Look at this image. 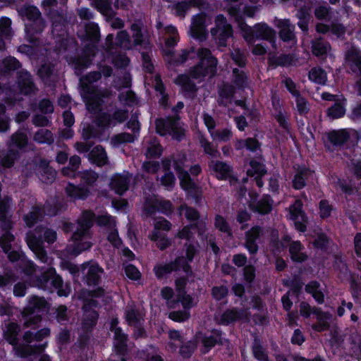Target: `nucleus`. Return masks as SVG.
<instances>
[{
  "instance_id": "61",
  "label": "nucleus",
  "mask_w": 361,
  "mask_h": 361,
  "mask_svg": "<svg viewBox=\"0 0 361 361\" xmlns=\"http://www.w3.org/2000/svg\"><path fill=\"white\" fill-rule=\"evenodd\" d=\"M100 133L95 127L90 124H86L84 126L82 130V137L85 141H87L91 138L99 137Z\"/></svg>"
},
{
  "instance_id": "12",
  "label": "nucleus",
  "mask_w": 361,
  "mask_h": 361,
  "mask_svg": "<svg viewBox=\"0 0 361 361\" xmlns=\"http://www.w3.org/2000/svg\"><path fill=\"white\" fill-rule=\"evenodd\" d=\"M222 332L220 329H213L211 335H207L202 332L197 334V337L200 339L203 354H207L216 345H223V339L221 337Z\"/></svg>"
},
{
  "instance_id": "62",
  "label": "nucleus",
  "mask_w": 361,
  "mask_h": 361,
  "mask_svg": "<svg viewBox=\"0 0 361 361\" xmlns=\"http://www.w3.org/2000/svg\"><path fill=\"white\" fill-rule=\"evenodd\" d=\"M214 226L221 232L227 233L229 236H232L231 229L228 222L222 216L218 214L215 216Z\"/></svg>"
},
{
  "instance_id": "11",
  "label": "nucleus",
  "mask_w": 361,
  "mask_h": 361,
  "mask_svg": "<svg viewBox=\"0 0 361 361\" xmlns=\"http://www.w3.org/2000/svg\"><path fill=\"white\" fill-rule=\"evenodd\" d=\"M37 75L47 85H54L59 80V71L56 64L50 61H44L37 71Z\"/></svg>"
},
{
  "instance_id": "51",
  "label": "nucleus",
  "mask_w": 361,
  "mask_h": 361,
  "mask_svg": "<svg viewBox=\"0 0 361 361\" xmlns=\"http://www.w3.org/2000/svg\"><path fill=\"white\" fill-rule=\"evenodd\" d=\"M19 150L16 148L8 147L6 154L1 159V164L6 168L11 167L14 162L19 158Z\"/></svg>"
},
{
  "instance_id": "6",
  "label": "nucleus",
  "mask_w": 361,
  "mask_h": 361,
  "mask_svg": "<svg viewBox=\"0 0 361 361\" xmlns=\"http://www.w3.org/2000/svg\"><path fill=\"white\" fill-rule=\"evenodd\" d=\"M210 34L218 49L226 47L228 39L233 37V29L226 18L217 15L214 19V26L210 30Z\"/></svg>"
},
{
  "instance_id": "55",
  "label": "nucleus",
  "mask_w": 361,
  "mask_h": 361,
  "mask_svg": "<svg viewBox=\"0 0 361 361\" xmlns=\"http://www.w3.org/2000/svg\"><path fill=\"white\" fill-rule=\"evenodd\" d=\"M136 135L134 133H121L113 136L111 142L114 145H119L123 143L133 142Z\"/></svg>"
},
{
  "instance_id": "56",
  "label": "nucleus",
  "mask_w": 361,
  "mask_h": 361,
  "mask_svg": "<svg viewBox=\"0 0 361 361\" xmlns=\"http://www.w3.org/2000/svg\"><path fill=\"white\" fill-rule=\"evenodd\" d=\"M309 78L316 83L324 85L326 81V74L321 68H313L309 73Z\"/></svg>"
},
{
  "instance_id": "44",
  "label": "nucleus",
  "mask_w": 361,
  "mask_h": 361,
  "mask_svg": "<svg viewBox=\"0 0 361 361\" xmlns=\"http://www.w3.org/2000/svg\"><path fill=\"white\" fill-rule=\"evenodd\" d=\"M85 37L90 41L98 42L100 39V30L98 25L94 22H89L85 25Z\"/></svg>"
},
{
  "instance_id": "49",
  "label": "nucleus",
  "mask_w": 361,
  "mask_h": 361,
  "mask_svg": "<svg viewBox=\"0 0 361 361\" xmlns=\"http://www.w3.org/2000/svg\"><path fill=\"white\" fill-rule=\"evenodd\" d=\"M33 140L39 143H47L51 145L54 141L53 133L47 129H40L37 130L33 136Z\"/></svg>"
},
{
  "instance_id": "63",
  "label": "nucleus",
  "mask_w": 361,
  "mask_h": 361,
  "mask_svg": "<svg viewBox=\"0 0 361 361\" xmlns=\"http://www.w3.org/2000/svg\"><path fill=\"white\" fill-rule=\"evenodd\" d=\"M345 110L341 103H335L332 106L328 109L327 115L330 118H338L345 114Z\"/></svg>"
},
{
  "instance_id": "35",
  "label": "nucleus",
  "mask_w": 361,
  "mask_h": 361,
  "mask_svg": "<svg viewBox=\"0 0 361 361\" xmlns=\"http://www.w3.org/2000/svg\"><path fill=\"white\" fill-rule=\"evenodd\" d=\"M328 140L334 146H341L348 141L349 133L345 130H332L326 133Z\"/></svg>"
},
{
  "instance_id": "42",
  "label": "nucleus",
  "mask_w": 361,
  "mask_h": 361,
  "mask_svg": "<svg viewBox=\"0 0 361 361\" xmlns=\"http://www.w3.org/2000/svg\"><path fill=\"white\" fill-rule=\"evenodd\" d=\"M249 207L252 211L261 214L269 213L272 208L267 197L262 198L256 202L255 201H251L249 204Z\"/></svg>"
},
{
  "instance_id": "32",
  "label": "nucleus",
  "mask_w": 361,
  "mask_h": 361,
  "mask_svg": "<svg viewBox=\"0 0 361 361\" xmlns=\"http://www.w3.org/2000/svg\"><path fill=\"white\" fill-rule=\"evenodd\" d=\"M44 207L42 206H33L31 210L23 217L24 221L28 227H32L39 220L44 216Z\"/></svg>"
},
{
  "instance_id": "33",
  "label": "nucleus",
  "mask_w": 361,
  "mask_h": 361,
  "mask_svg": "<svg viewBox=\"0 0 361 361\" xmlns=\"http://www.w3.org/2000/svg\"><path fill=\"white\" fill-rule=\"evenodd\" d=\"M296 18L298 19V26L305 35L307 34L309 30V23L312 18L310 9L306 6L300 8L296 13Z\"/></svg>"
},
{
  "instance_id": "54",
  "label": "nucleus",
  "mask_w": 361,
  "mask_h": 361,
  "mask_svg": "<svg viewBox=\"0 0 361 361\" xmlns=\"http://www.w3.org/2000/svg\"><path fill=\"white\" fill-rule=\"evenodd\" d=\"M302 203L301 200H296L295 203L290 207V217L293 220H297L300 216L302 222H306L307 219L305 214L302 211Z\"/></svg>"
},
{
  "instance_id": "16",
  "label": "nucleus",
  "mask_w": 361,
  "mask_h": 361,
  "mask_svg": "<svg viewBox=\"0 0 361 361\" xmlns=\"http://www.w3.org/2000/svg\"><path fill=\"white\" fill-rule=\"evenodd\" d=\"M37 173L42 182L46 184L52 183L56 177V171L50 165L49 162L44 159H40L36 164Z\"/></svg>"
},
{
  "instance_id": "8",
  "label": "nucleus",
  "mask_w": 361,
  "mask_h": 361,
  "mask_svg": "<svg viewBox=\"0 0 361 361\" xmlns=\"http://www.w3.org/2000/svg\"><path fill=\"white\" fill-rule=\"evenodd\" d=\"M94 213L91 210H84L78 219V227L72 235L74 241L80 240L82 238L90 235V229L94 224Z\"/></svg>"
},
{
  "instance_id": "53",
  "label": "nucleus",
  "mask_w": 361,
  "mask_h": 361,
  "mask_svg": "<svg viewBox=\"0 0 361 361\" xmlns=\"http://www.w3.org/2000/svg\"><path fill=\"white\" fill-rule=\"evenodd\" d=\"M91 63V59L90 56H80L75 59L73 61V64L74 66L75 74L80 75L82 71L87 68Z\"/></svg>"
},
{
  "instance_id": "21",
  "label": "nucleus",
  "mask_w": 361,
  "mask_h": 361,
  "mask_svg": "<svg viewBox=\"0 0 361 361\" xmlns=\"http://www.w3.org/2000/svg\"><path fill=\"white\" fill-rule=\"evenodd\" d=\"M87 319L90 321L91 324L86 326L85 323H82V331L79 334L77 341L80 350H84L90 345L92 336V329L94 326L97 324L99 317H87Z\"/></svg>"
},
{
  "instance_id": "41",
  "label": "nucleus",
  "mask_w": 361,
  "mask_h": 361,
  "mask_svg": "<svg viewBox=\"0 0 361 361\" xmlns=\"http://www.w3.org/2000/svg\"><path fill=\"white\" fill-rule=\"evenodd\" d=\"M78 176L80 179L81 185L85 187L94 185L99 178V175L93 170H85L78 173Z\"/></svg>"
},
{
  "instance_id": "58",
  "label": "nucleus",
  "mask_w": 361,
  "mask_h": 361,
  "mask_svg": "<svg viewBox=\"0 0 361 361\" xmlns=\"http://www.w3.org/2000/svg\"><path fill=\"white\" fill-rule=\"evenodd\" d=\"M143 210L147 216H151L159 211L158 200L154 197H147L143 205Z\"/></svg>"
},
{
  "instance_id": "50",
  "label": "nucleus",
  "mask_w": 361,
  "mask_h": 361,
  "mask_svg": "<svg viewBox=\"0 0 361 361\" xmlns=\"http://www.w3.org/2000/svg\"><path fill=\"white\" fill-rule=\"evenodd\" d=\"M31 109L35 111L37 108L42 114H51L54 111L52 102L48 99H43L38 104L33 103L30 106Z\"/></svg>"
},
{
  "instance_id": "36",
  "label": "nucleus",
  "mask_w": 361,
  "mask_h": 361,
  "mask_svg": "<svg viewBox=\"0 0 361 361\" xmlns=\"http://www.w3.org/2000/svg\"><path fill=\"white\" fill-rule=\"evenodd\" d=\"M252 353L255 359L258 361H268L269 360L266 349L262 345V342L258 338H255L252 346Z\"/></svg>"
},
{
  "instance_id": "27",
  "label": "nucleus",
  "mask_w": 361,
  "mask_h": 361,
  "mask_svg": "<svg viewBox=\"0 0 361 361\" xmlns=\"http://www.w3.org/2000/svg\"><path fill=\"white\" fill-rule=\"evenodd\" d=\"M235 92V87L228 83H224L219 86L217 99L219 105L227 106L231 104Z\"/></svg>"
},
{
  "instance_id": "13",
  "label": "nucleus",
  "mask_w": 361,
  "mask_h": 361,
  "mask_svg": "<svg viewBox=\"0 0 361 361\" xmlns=\"http://www.w3.org/2000/svg\"><path fill=\"white\" fill-rule=\"evenodd\" d=\"M180 268L185 272L192 274L191 267L183 257H177L174 262L156 267L155 272L157 277L161 278L164 274L178 271Z\"/></svg>"
},
{
  "instance_id": "17",
  "label": "nucleus",
  "mask_w": 361,
  "mask_h": 361,
  "mask_svg": "<svg viewBox=\"0 0 361 361\" xmlns=\"http://www.w3.org/2000/svg\"><path fill=\"white\" fill-rule=\"evenodd\" d=\"M345 61L351 71L361 75V53L356 49L351 48L345 52ZM361 86V78L357 82Z\"/></svg>"
},
{
  "instance_id": "9",
  "label": "nucleus",
  "mask_w": 361,
  "mask_h": 361,
  "mask_svg": "<svg viewBox=\"0 0 361 361\" xmlns=\"http://www.w3.org/2000/svg\"><path fill=\"white\" fill-rule=\"evenodd\" d=\"M104 293V289L101 287L93 290L82 289L78 293V298L83 300L82 309L84 312L88 313L92 311V313L98 315V312L94 310L97 307L98 302L94 298H100L103 296Z\"/></svg>"
},
{
  "instance_id": "28",
  "label": "nucleus",
  "mask_w": 361,
  "mask_h": 361,
  "mask_svg": "<svg viewBox=\"0 0 361 361\" xmlns=\"http://www.w3.org/2000/svg\"><path fill=\"white\" fill-rule=\"evenodd\" d=\"M100 79L101 72L92 71L80 78V85L87 94H95L98 90L91 84Z\"/></svg>"
},
{
  "instance_id": "1",
  "label": "nucleus",
  "mask_w": 361,
  "mask_h": 361,
  "mask_svg": "<svg viewBox=\"0 0 361 361\" xmlns=\"http://www.w3.org/2000/svg\"><path fill=\"white\" fill-rule=\"evenodd\" d=\"M42 237L45 242L53 244L57 239V233L51 228L37 226L33 231L27 233L26 243L36 257L41 262L46 263L48 256L43 245Z\"/></svg>"
},
{
  "instance_id": "4",
  "label": "nucleus",
  "mask_w": 361,
  "mask_h": 361,
  "mask_svg": "<svg viewBox=\"0 0 361 361\" xmlns=\"http://www.w3.org/2000/svg\"><path fill=\"white\" fill-rule=\"evenodd\" d=\"M32 286L39 288L52 291L53 288L57 290L59 296H68L71 292L70 288L63 285L61 277L56 274L54 268H49L31 279Z\"/></svg>"
},
{
  "instance_id": "46",
  "label": "nucleus",
  "mask_w": 361,
  "mask_h": 361,
  "mask_svg": "<svg viewBox=\"0 0 361 361\" xmlns=\"http://www.w3.org/2000/svg\"><path fill=\"white\" fill-rule=\"evenodd\" d=\"M115 44L116 47L126 50L132 49L133 43L127 31L121 30L117 33Z\"/></svg>"
},
{
  "instance_id": "47",
  "label": "nucleus",
  "mask_w": 361,
  "mask_h": 361,
  "mask_svg": "<svg viewBox=\"0 0 361 361\" xmlns=\"http://www.w3.org/2000/svg\"><path fill=\"white\" fill-rule=\"evenodd\" d=\"M176 170L178 173V178L180 180V185L185 190L191 188L195 183L192 180L189 173L182 169L181 166L177 163Z\"/></svg>"
},
{
  "instance_id": "57",
  "label": "nucleus",
  "mask_w": 361,
  "mask_h": 361,
  "mask_svg": "<svg viewBox=\"0 0 361 361\" xmlns=\"http://www.w3.org/2000/svg\"><path fill=\"white\" fill-rule=\"evenodd\" d=\"M213 169L217 173V177L221 179L226 178L231 174L230 166L222 161H216L213 166Z\"/></svg>"
},
{
  "instance_id": "29",
  "label": "nucleus",
  "mask_w": 361,
  "mask_h": 361,
  "mask_svg": "<svg viewBox=\"0 0 361 361\" xmlns=\"http://www.w3.org/2000/svg\"><path fill=\"white\" fill-rule=\"evenodd\" d=\"M12 21L8 17L0 18V50H4L6 44L4 38L10 39L13 35V30L11 27Z\"/></svg>"
},
{
  "instance_id": "60",
  "label": "nucleus",
  "mask_w": 361,
  "mask_h": 361,
  "mask_svg": "<svg viewBox=\"0 0 361 361\" xmlns=\"http://www.w3.org/2000/svg\"><path fill=\"white\" fill-rule=\"evenodd\" d=\"M150 239L152 241L157 242V245L161 250H165L171 245L170 240L159 231L153 232L150 236Z\"/></svg>"
},
{
  "instance_id": "19",
  "label": "nucleus",
  "mask_w": 361,
  "mask_h": 361,
  "mask_svg": "<svg viewBox=\"0 0 361 361\" xmlns=\"http://www.w3.org/2000/svg\"><path fill=\"white\" fill-rule=\"evenodd\" d=\"M87 97L86 106L88 111L91 114H98L102 111V97H106L110 94V91L106 90L104 91H97L95 94Z\"/></svg>"
},
{
  "instance_id": "43",
  "label": "nucleus",
  "mask_w": 361,
  "mask_h": 361,
  "mask_svg": "<svg viewBox=\"0 0 361 361\" xmlns=\"http://www.w3.org/2000/svg\"><path fill=\"white\" fill-rule=\"evenodd\" d=\"M20 331V326L16 323H10L6 326V330L4 332V338L7 342L12 345H16L18 343V334Z\"/></svg>"
},
{
  "instance_id": "34",
  "label": "nucleus",
  "mask_w": 361,
  "mask_h": 361,
  "mask_svg": "<svg viewBox=\"0 0 361 361\" xmlns=\"http://www.w3.org/2000/svg\"><path fill=\"white\" fill-rule=\"evenodd\" d=\"M91 5L103 14L106 17V20L112 18L116 15L109 0H93Z\"/></svg>"
},
{
  "instance_id": "48",
  "label": "nucleus",
  "mask_w": 361,
  "mask_h": 361,
  "mask_svg": "<svg viewBox=\"0 0 361 361\" xmlns=\"http://www.w3.org/2000/svg\"><path fill=\"white\" fill-rule=\"evenodd\" d=\"M203 4V0H184L176 5L177 14L180 16H184L185 12L191 6L199 7Z\"/></svg>"
},
{
  "instance_id": "2",
  "label": "nucleus",
  "mask_w": 361,
  "mask_h": 361,
  "mask_svg": "<svg viewBox=\"0 0 361 361\" xmlns=\"http://www.w3.org/2000/svg\"><path fill=\"white\" fill-rule=\"evenodd\" d=\"M42 7L51 23L52 34L63 36L70 23L66 9L60 6L57 0H43Z\"/></svg>"
},
{
  "instance_id": "20",
  "label": "nucleus",
  "mask_w": 361,
  "mask_h": 361,
  "mask_svg": "<svg viewBox=\"0 0 361 361\" xmlns=\"http://www.w3.org/2000/svg\"><path fill=\"white\" fill-rule=\"evenodd\" d=\"M128 335L123 332L121 327L114 329V348L116 355H128Z\"/></svg>"
},
{
  "instance_id": "45",
  "label": "nucleus",
  "mask_w": 361,
  "mask_h": 361,
  "mask_svg": "<svg viewBox=\"0 0 361 361\" xmlns=\"http://www.w3.org/2000/svg\"><path fill=\"white\" fill-rule=\"evenodd\" d=\"M190 77V75H180L176 79L175 82L180 85L184 90L195 93L197 91V87L195 82L191 80Z\"/></svg>"
},
{
  "instance_id": "14",
  "label": "nucleus",
  "mask_w": 361,
  "mask_h": 361,
  "mask_svg": "<svg viewBox=\"0 0 361 361\" xmlns=\"http://www.w3.org/2000/svg\"><path fill=\"white\" fill-rule=\"evenodd\" d=\"M15 346L16 353L18 357L26 359L30 356L42 355L47 346V343L40 344L21 343Z\"/></svg>"
},
{
  "instance_id": "7",
  "label": "nucleus",
  "mask_w": 361,
  "mask_h": 361,
  "mask_svg": "<svg viewBox=\"0 0 361 361\" xmlns=\"http://www.w3.org/2000/svg\"><path fill=\"white\" fill-rule=\"evenodd\" d=\"M179 121L180 116L178 115L166 118H157L155 121L156 131L160 135L169 134L174 140L180 141L185 137V130Z\"/></svg>"
},
{
  "instance_id": "37",
  "label": "nucleus",
  "mask_w": 361,
  "mask_h": 361,
  "mask_svg": "<svg viewBox=\"0 0 361 361\" xmlns=\"http://www.w3.org/2000/svg\"><path fill=\"white\" fill-rule=\"evenodd\" d=\"M330 49L329 44L322 37L312 41V52L316 56H326Z\"/></svg>"
},
{
  "instance_id": "39",
  "label": "nucleus",
  "mask_w": 361,
  "mask_h": 361,
  "mask_svg": "<svg viewBox=\"0 0 361 361\" xmlns=\"http://www.w3.org/2000/svg\"><path fill=\"white\" fill-rule=\"evenodd\" d=\"M18 13L22 17H26L29 21L42 16L41 12L36 6L27 4L20 7L18 9Z\"/></svg>"
},
{
  "instance_id": "23",
  "label": "nucleus",
  "mask_w": 361,
  "mask_h": 361,
  "mask_svg": "<svg viewBox=\"0 0 361 361\" xmlns=\"http://www.w3.org/2000/svg\"><path fill=\"white\" fill-rule=\"evenodd\" d=\"M88 160L97 166L102 167L109 164V158L104 148L102 145L93 147L87 154Z\"/></svg>"
},
{
  "instance_id": "26",
  "label": "nucleus",
  "mask_w": 361,
  "mask_h": 361,
  "mask_svg": "<svg viewBox=\"0 0 361 361\" xmlns=\"http://www.w3.org/2000/svg\"><path fill=\"white\" fill-rule=\"evenodd\" d=\"M46 27V21L42 16L32 20L25 26V32L29 40L35 42L37 39L35 37L42 33Z\"/></svg>"
},
{
  "instance_id": "3",
  "label": "nucleus",
  "mask_w": 361,
  "mask_h": 361,
  "mask_svg": "<svg viewBox=\"0 0 361 361\" xmlns=\"http://www.w3.org/2000/svg\"><path fill=\"white\" fill-rule=\"evenodd\" d=\"M199 62L190 68V75L193 79L202 80L207 75L214 76L216 73L217 59L213 56L211 50L200 48L197 51Z\"/></svg>"
},
{
  "instance_id": "38",
  "label": "nucleus",
  "mask_w": 361,
  "mask_h": 361,
  "mask_svg": "<svg viewBox=\"0 0 361 361\" xmlns=\"http://www.w3.org/2000/svg\"><path fill=\"white\" fill-rule=\"evenodd\" d=\"M20 62L13 56H7L3 59L0 71L6 75L21 68Z\"/></svg>"
},
{
  "instance_id": "22",
  "label": "nucleus",
  "mask_w": 361,
  "mask_h": 361,
  "mask_svg": "<svg viewBox=\"0 0 361 361\" xmlns=\"http://www.w3.org/2000/svg\"><path fill=\"white\" fill-rule=\"evenodd\" d=\"M49 306V305L44 298L34 295L30 299L27 307L24 308L23 313L25 316L39 313L48 310Z\"/></svg>"
},
{
  "instance_id": "5",
  "label": "nucleus",
  "mask_w": 361,
  "mask_h": 361,
  "mask_svg": "<svg viewBox=\"0 0 361 361\" xmlns=\"http://www.w3.org/2000/svg\"><path fill=\"white\" fill-rule=\"evenodd\" d=\"M243 38L249 44H253L255 39H262L274 43L276 32L266 23H257L253 27L247 23H241Z\"/></svg>"
},
{
  "instance_id": "59",
  "label": "nucleus",
  "mask_w": 361,
  "mask_h": 361,
  "mask_svg": "<svg viewBox=\"0 0 361 361\" xmlns=\"http://www.w3.org/2000/svg\"><path fill=\"white\" fill-rule=\"evenodd\" d=\"M310 174L308 169H304L298 171L293 180V185L295 189H301L305 186V180Z\"/></svg>"
},
{
  "instance_id": "18",
  "label": "nucleus",
  "mask_w": 361,
  "mask_h": 361,
  "mask_svg": "<svg viewBox=\"0 0 361 361\" xmlns=\"http://www.w3.org/2000/svg\"><path fill=\"white\" fill-rule=\"evenodd\" d=\"M279 37L285 42H296L295 26L288 19H279L276 21Z\"/></svg>"
},
{
  "instance_id": "40",
  "label": "nucleus",
  "mask_w": 361,
  "mask_h": 361,
  "mask_svg": "<svg viewBox=\"0 0 361 361\" xmlns=\"http://www.w3.org/2000/svg\"><path fill=\"white\" fill-rule=\"evenodd\" d=\"M302 245L299 241L292 242L289 245L290 258L296 262H302L307 259V255L301 252Z\"/></svg>"
},
{
  "instance_id": "10",
  "label": "nucleus",
  "mask_w": 361,
  "mask_h": 361,
  "mask_svg": "<svg viewBox=\"0 0 361 361\" xmlns=\"http://www.w3.org/2000/svg\"><path fill=\"white\" fill-rule=\"evenodd\" d=\"M16 82L20 93L24 95H34L38 92L33 76L25 69L17 72Z\"/></svg>"
},
{
  "instance_id": "30",
  "label": "nucleus",
  "mask_w": 361,
  "mask_h": 361,
  "mask_svg": "<svg viewBox=\"0 0 361 361\" xmlns=\"http://www.w3.org/2000/svg\"><path fill=\"white\" fill-rule=\"evenodd\" d=\"M28 137L27 134L23 130H18L11 136L8 142V147H16V149H21L27 146Z\"/></svg>"
},
{
  "instance_id": "24",
  "label": "nucleus",
  "mask_w": 361,
  "mask_h": 361,
  "mask_svg": "<svg viewBox=\"0 0 361 361\" xmlns=\"http://www.w3.org/2000/svg\"><path fill=\"white\" fill-rule=\"evenodd\" d=\"M87 268H88V270L85 274V279L87 285H97L100 281L101 274L103 273V269L97 264L89 266L88 263H85L81 265V269L82 271H85Z\"/></svg>"
},
{
  "instance_id": "52",
  "label": "nucleus",
  "mask_w": 361,
  "mask_h": 361,
  "mask_svg": "<svg viewBox=\"0 0 361 361\" xmlns=\"http://www.w3.org/2000/svg\"><path fill=\"white\" fill-rule=\"evenodd\" d=\"M196 348L197 343L195 341H186L180 346L179 354L183 359H189L192 356Z\"/></svg>"
},
{
  "instance_id": "31",
  "label": "nucleus",
  "mask_w": 361,
  "mask_h": 361,
  "mask_svg": "<svg viewBox=\"0 0 361 361\" xmlns=\"http://www.w3.org/2000/svg\"><path fill=\"white\" fill-rule=\"evenodd\" d=\"M66 192L71 197L82 200L87 198L91 193L89 188L81 184L80 185L68 184L66 188Z\"/></svg>"
},
{
  "instance_id": "64",
  "label": "nucleus",
  "mask_w": 361,
  "mask_h": 361,
  "mask_svg": "<svg viewBox=\"0 0 361 361\" xmlns=\"http://www.w3.org/2000/svg\"><path fill=\"white\" fill-rule=\"evenodd\" d=\"M14 239V235L9 231H6L0 238V246L4 252L8 253V252L10 251L11 248V243Z\"/></svg>"
},
{
  "instance_id": "25",
  "label": "nucleus",
  "mask_w": 361,
  "mask_h": 361,
  "mask_svg": "<svg viewBox=\"0 0 361 361\" xmlns=\"http://www.w3.org/2000/svg\"><path fill=\"white\" fill-rule=\"evenodd\" d=\"M131 176L128 174H115L112 176L110 182V188L117 194L121 195L128 190Z\"/></svg>"
},
{
  "instance_id": "15",
  "label": "nucleus",
  "mask_w": 361,
  "mask_h": 361,
  "mask_svg": "<svg viewBox=\"0 0 361 361\" xmlns=\"http://www.w3.org/2000/svg\"><path fill=\"white\" fill-rule=\"evenodd\" d=\"M191 35L200 42L205 41L207 38L206 29V15L198 14L193 17L190 27Z\"/></svg>"
}]
</instances>
